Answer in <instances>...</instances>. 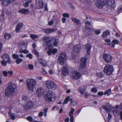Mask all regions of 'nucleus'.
<instances>
[{"mask_svg":"<svg viewBox=\"0 0 122 122\" xmlns=\"http://www.w3.org/2000/svg\"><path fill=\"white\" fill-rule=\"evenodd\" d=\"M102 107L106 111L107 113L108 112H109L110 111H112L115 116H117L119 114V107L118 105H117L115 107H112L111 105H109L107 107L105 105H104Z\"/></svg>","mask_w":122,"mask_h":122,"instance_id":"nucleus-1","label":"nucleus"},{"mask_svg":"<svg viewBox=\"0 0 122 122\" xmlns=\"http://www.w3.org/2000/svg\"><path fill=\"white\" fill-rule=\"evenodd\" d=\"M15 88L16 86L14 84L11 83H9L7 88L5 90V96L9 97L10 95H13L15 92Z\"/></svg>","mask_w":122,"mask_h":122,"instance_id":"nucleus-2","label":"nucleus"},{"mask_svg":"<svg viewBox=\"0 0 122 122\" xmlns=\"http://www.w3.org/2000/svg\"><path fill=\"white\" fill-rule=\"evenodd\" d=\"M36 81L34 79H29L26 81V86L27 89L30 91H32L36 86Z\"/></svg>","mask_w":122,"mask_h":122,"instance_id":"nucleus-3","label":"nucleus"},{"mask_svg":"<svg viewBox=\"0 0 122 122\" xmlns=\"http://www.w3.org/2000/svg\"><path fill=\"white\" fill-rule=\"evenodd\" d=\"M56 95L51 91H49L45 96V100L48 102H52L55 100Z\"/></svg>","mask_w":122,"mask_h":122,"instance_id":"nucleus-4","label":"nucleus"},{"mask_svg":"<svg viewBox=\"0 0 122 122\" xmlns=\"http://www.w3.org/2000/svg\"><path fill=\"white\" fill-rule=\"evenodd\" d=\"M67 56L65 53H62L59 55L58 57V62L60 65L63 66L66 63Z\"/></svg>","mask_w":122,"mask_h":122,"instance_id":"nucleus-5","label":"nucleus"},{"mask_svg":"<svg viewBox=\"0 0 122 122\" xmlns=\"http://www.w3.org/2000/svg\"><path fill=\"white\" fill-rule=\"evenodd\" d=\"M114 71V69L112 66L107 65L105 66L103 69L104 73L108 75L111 74Z\"/></svg>","mask_w":122,"mask_h":122,"instance_id":"nucleus-6","label":"nucleus"},{"mask_svg":"<svg viewBox=\"0 0 122 122\" xmlns=\"http://www.w3.org/2000/svg\"><path fill=\"white\" fill-rule=\"evenodd\" d=\"M46 86L48 88L50 89H55L56 87L55 83L50 81H47L45 82Z\"/></svg>","mask_w":122,"mask_h":122,"instance_id":"nucleus-7","label":"nucleus"},{"mask_svg":"<svg viewBox=\"0 0 122 122\" xmlns=\"http://www.w3.org/2000/svg\"><path fill=\"white\" fill-rule=\"evenodd\" d=\"M102 58L104 61L107 63L111 62L112 59V57L111 55L106 53L103 54Z\"/></svg>","mask_w":122,"mask_h":122,"instance_id":"nucleus-8","label":"nucleus"},{"mask_svg":"<svg viewBox=\"0 0 122 122\" xmlns=\"http://www.w3.org/2000/svg\"><path fill=\"white\" fill-rule=\"evenodd\" d=\"M104 5L108 7H112L114 8L115 5V4L114 0H108L104 1Z\"/></svg>","mask_w":122,"mask_h":122,"instance_id":"nucleus-9","label":"nucleus"},{"mask_svg":"<svg viewBox=\"0 0 122 122\" xmlns=\"http://www.w3.org/2000/svg\"><path fill=\"white\" fill-rule=\"evenodd\" d=\"M42 39L45 42V44L49 48L51 41V39L50 40V37L49 36H47L44 37Z\"/></svg>","mask_w":122,"mask_h":122,"instance_id":"nucleus-10","label":"nucleus"},{"mask_svg":"<svg viewBox=\"0 0 122 122\" xmlns=\"http://www.w3.org/2000/svg\"><path fill=\"white\" fill-rule=\"evenodd\" d=\"M96 3V6L98 8L101 9L105 5L104 2L101 0H94Z\"/></svg>","mask_w":122,"mask_h":122,"instance_id":"nucleus-11","label":"nucleus"},{"mask_svg":"<svg viewBox=\"0 0 122 122\" xmlns=\"http://www.w3.org/2000/svg\"><path fill=\"white\" fill-rule=\"evenodd\" d=\"M87 58L85 56L84 57H82L81 59V62L80 64V67L81 68H84L86 65L87 62Z\"/></svg>","mask_w":122,"mask_h":122,"instance_id":"nucleus-12","label":"nucleus"},{"mask_svg":"<svg viewBox=\"0 0 122 122\" xmlns=\"http://www.w3.org/2000/svg\"><path fill=\"white\" fill-rule=\"evenodd\" d=\"M81 74L79 72L75 71L72 72V77L73 78L76 80L80 78Z\"/></svg>","mask_w":122,"mask_h":122,"instance_id":"nucleus-13","label":"nucleus"},{"mask_svg":"<svg viewBox=\"0 0 122 122\" xmlns=\"http://www.w3.org/2000/svg\"><path fill=\"white\" fill-rule=\"evenodd\" d=\"M58 39H57L52 38L51 39V43L50 45L49 48L53 46V45L55 46H57Z\"/></svg>","mask_w":122,"mask_h":122,"instance_id":"nucleus-14","label":"nucleus"},{"mask_svg":"<svg viewBox=\"0 0 122 122\" xmlns=\"http://www.w3.org/2000/svg\"><path fill=\"white\" fill-rule=\"evenodd\" d=\"M44 92V89L42 88H40L37 89L36 94L38 96L41 97L43 95Z\"/></svg>","mask_w":122,"mask_h":122,"instance_id":"nucleus-15","label":"nucleus"},{"mask_svg":"<svg viewBox=\"0 0 122 122\" xmlns=\"http://www.w3.org/2000/svg\"><path fill=\"white\" fill-rule=\"evenodd\" d=\"M34 103L31 101H29L27 102L25 107V108L27 109H30L33 107Z\"/></svg>","mask_w":122,"mask_h":122,"instance_id":"nucleus-16","label":"nucleus"},{"mask_svg":"<svg viewBox=\"0 0 122 122\" xmlns=\"http://www.w3.org/2000/svg\"><path fill=\"white\" fill-rule=\"evenodd\" d=\"M3 59L7 62L8 63L10 64L11 63V61L10 59L9 55L7 54L4 55L2 57Z\"/></svg>","mask_w":122,"mask_h":122,"instance_id":"nucleus-17","label":"nucleus"},{"mask_svg":"<svg viewBox=\"0 0 122 122\" xmlns=\"http://www.w3.org/2000/svg\"><path fill=\"white\" fill-rule=\"evenodd\" d=\"M15 0H3L2 3L5 6H8L9 4L12 3Z\"/></svg>","mask_w":122,"mask_h":122,"instance_id":"nucleus-18","label":"nucleus"},{"mask_svg":"<svg viewBox=\"0 0 122 122\" xmlns=\"http://www.w3.org/2000/svg\"><path fill=\"white\" fill-rule=\"evenodd\" d=\"M74 51L78 53L80 51L81 49V47L79 44L75 45L73 47Z\"/></svg>","mask_w":122,"mask_h":122,"instance_id":"nucleus-19","label":"nucleus"},{"mask_svg":"<svg viewBox=\"0 0 122 122\" xmlns=\"http://www.w3.org/2000/svg\"><path fill=\"white\" fill-rule=\"evenodd\" d=\"M23 24L21 23H19L16 25L15 31L17 33H18L20 31V29L22 27Z\"/></svg>","mask_w":122,"mask_h":122,"instance_id":"nucleus-20","label":"nucleus"},{"mask_svg":"<svg viewBox=\"0 0 122 122\" xmlns=\"http://www.w3.org/2000/svg\"><path fill=\"white\" fill-rule=\"evenodd\" d=\"M68 70L66 67H64L62 69V72L63 75H66L68 73Z\"/></svg>","mask_w":122,"mask_h":122,"instance_id":"nucleus-21","label":"nucleus"},{"mask_svg":"<svg viewBox=\"0 0 122 122\" xmlns=\"http://www.w3.org/2000/svg\"><path fill=\"white\" fill-rule=\"evenodd\" d=\"M56 30V29L54 28L53 29H46L44 30L45 32L47 34H49L54 31H55Z\"/></svg>","mask_w":122,"mask_h":122,"instance_id":"nucleus-22","label":"nucleus"},{"mask_svg":"<svg viewBox=\"0 0 122 122\" xmlns=\"http://www.w3.org/2000/svg\"><path fill=\"white\" fill-rule=\"evenodd\" d=\"M91 46L90 44H87L85 45V48L88 54H89V52L90 51L91 48Z\"/></svg>","mask_w":122,"mask_h":122,"instance_id":"nucleus-23","label":"nucleus"},{"mask_svg":"<svg viewBox=\"0 0 122 122\" xmlns=\"http://www.w3.org/2000/svg\"><path fill=\"white\" fill-rule=\"evenodd\" d=\"M19 12L22 14H27L29 13V11L27 9L22 8L19 10Z\"/></svg>","mask_w":122,"mask_h":122,"instance_id":"nucleus-24","label":"nucleus"},{"mask_svg":"<svg viewBox=\"0 0 122 122\" xmlns=\"http://www.w3.org/2000/svg\"><path fill=\"white\" fill-rule=\"evenodd\" d=\"M71 19L73 21L75 22L77 25H79L80 24L81 22L79 20L75 18H72Z\"/></svg>","mask_w":122,"mask_h":122,"instance_id":"nucleus-25","label":"nucleus"},{"mask_svg":"<svg viewBox=\"0 0 122 122\" xmlns=\"http://www.w3.org/2000/svg\"><path fill=\"white\" fill-rule=\"evenodd\" d=\"M19 52L20 53H23L25 54H27L29 52V51L26 49L23 50L22 48H21V49L19 50Z\"/></svg>","mask_w":122,"mask_h":122,"instance_id":"nucleus-26","label":"nucleus"},{"mask_svg":"<svg viewBox=\"0 0 122 122\" xmlns=\"http://www.w3.org/2000/svg\"><path fill=\"white\" fill-rule=\"evenodd\" d=\"M39 63L42 66H45L46 65V64L45 62L42 59H40L39 60Z\"/></svg>","mask_w":122,"mask_h":122,"instance_id":"nucleus-27","label":"nucleus"},{"mask_svg":"<svg viewBox=\"0 0 122 122\" xmlns=\"http://www.w3.org/2000/svg\"><path fill=\"white\" fill-rule=\"evenodd\" d=\"M38 5L40 9L43 8L44 6L43 1L41 0H39L38 2Z\"/></svg>","mask_w":122,"mask_h":122,"instance_id":"nucleus-28","label":"nucleus"},{"mask_svg":"<svg viewBox=\"0 0 122 122\" xmlns=\"http://www.w3.org/2000/svg\"><path fill=\"white\" fill-rule=\"evenodd\" d=\"M32 2V0H29L26 2L24 3L23 4V5L25 7H26L28 6L29 3H31Z\"/></svg>","mask_w":122,"mask_h":122,"instance_id":"nucleus-29","label":"nucleus"},{"mask_svg":"<svg viewBox=\"0 0 122 122\" xmlns=\"http://www.w3.org/2000/svg\"><path fill=\"white\" fill-rule=\"evenodd\" d=\"M11 109H10L8 112V115L10 116L11 118L13 120H14L15 119V117L14 115L11 113Z\"/></svg>","mask_w":122,"mask_h":122,"instance_id":"nucleus-30","label":"nucleus"},{"mask_svg":"<svg viewBox=\"0 0 122 122\" xmlns=\"http://www.w3.org/2000/svg\"><path fill=\"white\" fill-rule=\"evenodd\" d=\"M109 33L110 32L106 30L103 33L102 36L104 37L105 38L107 36Z\"/></svg>","mask_w":122,"mask_h":122,"instance_id":"nucleus-31","label":"nucleus"},{"mask_svg":"<svg viewBox=\"0 0 122 122\" xmlns=\"http://www.w3.org/2000/svg\"><path fill=\"white\" fill-rule=\"evenodd\" d=\"M85 24L86 28L87 29H90V28L88 27V26L90 25V22L88 21H86L85 23Z\"/></svg>","mask_w":122,"mask_h":122,"instance_id":"nucleus-32","label":"nucleus"},{"mask_svg":"<svg viewBox=\"0 0 122 122\" xmlns=\"http://www.w3.org/2000/svg\"><path fill=\"white\" fill-rule=\"evenodd\" d=\"M111 92V90L110 89H109L108 90H107L104 93V95H105L106 94L107 95V96L110 95V92Z\"/></svg>","mask_w":122,"mask_h":122,"instance_id":"nucleus-33","label":"nucleus"},{"mask_svg":"<svg viewBox=\"0 0 122 122\" xmlns=\"http://www.w3.org/2000/svg\"><path fill=\"white\" fill-rule=\"evenodd\" d=\"M30 37L33 40H34L35 39L37 38L38 37V36L35 34H31L30 35Z\"/></svg>","mask_w":122,"mask_h":122,"instance_id":"nucleus-34","label":"nucleus"},{"mask_svg":"<svg viewBox=\"0 0 122 122\" xmlns=\"http://www.w3.org/2000/svg\"><path fill=\"white\" fill-rule=\"evenodd\" d=\"M23 59L19 57L16 60V62L17 64H19L23 61Z\"/></svg>","mask_w":122,"mask_h":122,"instance_id":"nucleus-35","label":"nucleus"},{"mask_svg":"<svg viewBox=\"0 0 122 122\" xmlns=\"http://www.w3.org/2000/svg\"><path fill=\"white\" fill-rule=\"evenodd\" d=\"M22 48L23 47L25 49H26L27 47V45L26 44V43L24 42H22L21 44Z\"/></svg>","mask_w":122,"mask_h":122,"instance_id":"nucleus-36","label":"nucleus"},{"mask_svg":"<svg viewBox=\"0 0 122 122\" xmlns=\"http://www.w3.org/2000/svg\"><path fill=\"white\" fill-rule=\"evenodd\" d=\"M5 38L6 39H8L11 37L10 35L8 34H6L4 35Z\"/></svg>","mask_w":122,"mask_h":122,"instance_id":"nucleus-37","label":"nucleus"},{"mask_svg":"<svg viewBox=\"0 0 122 122\" xmlns=\"http://www.w3.org/2000/svg\"><path fill=\"white\" fill-rule=\"evenodd\" d=\"M99 78H102L104 76L102 72L98 73L97 74Z\"/></svg>","mask_w":122,"mask_h":122,"instance_id":"nucleus-38","label":"nucleus"},{"mask_svg":"<svg viewBox=\"0 0 122 122\" xmlns=\"http://www.w3.org/2000/svg\"><path fill=\"white\" fill-rule=\"evenodd\" d=\"M109 112H108L107 113L108 114V116L107 118V119L108 122H109L110 120L112 117V115L109 113Z\"/></svg>","mask_w":122,"mask_h":122,"instance_id":"nucleus-39","label":"nucleus"},{"mask_svg":"<svg viewBox=\"0 0 122 122\" xmlns=\"http://www.w3.org/2000/svg\"><path fill=\"white\" fill-rule=\"evenodd\" d=\"M69 98V97H66L65 100L63 103L64 104L67 103L68 102Z\"/></svg>","mask_w":122,"mask_h":122,"instance_id":"nucleus-40","label":"nucleus"},{"mask_svg":"<svg viewBox=\"0 0 122 122\" xmlns=\"http://www.w3.org/2000/svg\"><path fill=\"white\" fill-rule=\"evenodd\" d=\"M26 57H29L30 59H31L33 57V55L31 54H29L26 55Z\"/></svg>","mask_w":122,"mask_h":122,"instance_id":"nucleus-41","label":"nucleus"},{"mask_svg":"<svg viewBox=\"0 0 122 122\" xmlns=\"http://www.w3.org/2000/svg\"><path fill=\"white\" fill-rule=\"evenodd\" d=\"M63 17H67L68 18L69 17V16L68 14L66 13H63L62 14Z\"/></svg>","mask_w":122,"mask_h":122,"instance_id":"nucleus-42","label":"nucleus"},{"mask_svg":"<svg viewBox=\"0 0 122 122\" xmlns=\"http://www.w3.org/2000/svg\"><path fill=\"white\" fill-rule=\"evenodd\" d=\"M47 53L48 54V55H51V54L52 53V49H49V50L47 51Z\"/></svg>","mask_w":122,"mask_h":122,"instance_id":"nucleus-43","label":"nucleus"},{"mask_svg":"<svg viewBox=\"0 0 122 122\" xmlns=\"http://www.w3.org/2000/svg\"><path fill=\"white\" fill-rule=\"evenodd\" d=\"M74 110L75 109L73 108L71 109V111L70 112L69 116H73Z\"/></svg>","mask_w":122,"mask_h":122,"instance_id":"nucleus-44","label":"nucleus"},{"mask_svg":"<svg viewBox=\"0 0 122 122\" xmlns=\"http://www.w3.org/2000/svg\"><path fill=\"white\" fill-rule=\"evenodd\" d=\"M12 56L14 59H17L19 58V55L15 54H13Z\"/></svg>","mask_w":122,"mask_h":122,"instance_id":"nucleus-45","label":"nucleus"},{"mask_svg":"<svg viewBox=\"0 0 122 122\" xmlns=\"http://www.w3.org/2000/svg\"><path fill=\"white\" fill-rule=\"evenodd\" d=\"M36 55V56H38V53L36 51L35 49H33L32 51Z\"/></svg>","mask_w":122,"mask_h":122,"instance_id":"nucleus-46","label":"nucleus"},{"mask_svg":"<svg viewBox=\"0 0 122 122\" xmlns=\"http://www.w3.org/2000/svg\"><path fill=\"white\" fill-rule=\"evenodd\" d=\"M28 67L29 68L30 70H32L33 69L34 66L33 65L31 64H29L28 65Z\"/></svg>","mask_w":122,"mask_h":122,"instance_id":"nucleus-47","label":"nucleus"},{"mask_svg":"<svg viewBox=\"0 0 122 122\" xmlns=\"http://www.w3.org/2000/svg\"><path fill=\"white\" fill-rule=\"evenodd\" d=\"M112 42L113 43L115 44H117L119 43V41L116 39H114L113 40Z\"/></svg>","mask_w":122,"mask_h":122,"instance_id":"nucleus-48","label":"nucleus"},{"mask_svg":"<svg viewBox=\"0 0 122 122\" xmlns=\"http://www.w3.org/2000/svg\"><path fill=\"white\" fill-rule=\"evenodd\" d=\"M27 118V119L30 122H31L33 121V118L31 117H28Z\"/></svg>","mask_w":122,"mask_h":122,"instance_id":"nucleus-49","label":"nucleus"},{"mask_svg":"<svg viewBox=\"0 0 122 122\" xmlns=\"http://www.w3.org/2000/svg\"><path fill=\"white\" fill-rule=\"evenodd\" d=\"M97 91V89L95 88H93L91 90V91L93 92L96 93Z\"/></svg>","mask_w":122,"mask_h":122,"instance_id":"nucleus-50","label":"nucleus"},{"mask_svg":"<svg viewBox=\"0 0 122 122\" xmlns=\"http://www.w3.org/2000/svg\"><path fill=\"white\" fill-rule=\"evenodd\" d=\"M6 62H5L4 61H1V63L3 66H5L7 64Z\"/></svg>","mask_w":122,"mask_h":122,"instance_id":"nucleus-51","label":"nucleus"},{"mask_svg":"<svg viewBox=\"0 0 122 122\" xmlns=\"http://www.w3.org/2000/svg\"><path fill=\"white\" fill-rule=\"evenodd\" d=\"M54 23V22L52 20H51L48 22V24L49 25H53Z\"/></svg>","mask_w":122,"mask_h":122,"instance_id":"nucleus-52","label":"nucleus"},{"mask_svg":"<svg viewBox=\"0 0 122 122\" xmlns=\"http://www.w3.org/2000/svg\"><path fill=\"white\" fill-rule=\"evenodd\" d=\"M95 33L97 35H99L100 33V31L99 30H95Z\"/></svg>","mask_w":122,"mask_h":122,"instance_id":"nucleus-53","label":"nucleus"},{"mask_svg":"<svg viewBox=\"0 0 122 122\" xmlns=\"http://www.w3.org/2000/svg\"><path fill=\"white\" fill-rule=\"evenodd\" d=\"M52 53L55 54L57 52V49H53V50L52 49Z\"/></svg>","mask_w":122,"mask_h":122,"instance_id":"nucleus-54","label":"nucleus"},{"mask_svg":"<svg viewBox=\"0 0 122 122\" xmlns=\"http://www.w3.org/2000/svg\"><path fill=\"white\" fill-rule=\"evenodd\" d=\"M70 117V122H73L74 121V117L73 116H69Z\"/></svg>","mask_w":122,"mask_h":122,"instance_id":"nucleus-55","label":"nucleus"},{"mask_svg":"<svg viewBox=\"0 0 122 122\" xmlns=\"http://www.w3.org/2000/svg\"><path fill=\"white\" fill-rule=\"evenodd\" d=\"M12 102H9V105H10L9 106H8L6 108H11V106L13 104L12 103Z\"/></svg>","mask_w":122,"mask_h":122,"instance_id":"nucleus-56","label":"nucleus"},{"mask_svg":"<svg viewBox=\"0 0 122 122\" xmlns=\"http://www.w3.org/2000/svg\"><path fill=\"white\" fill-rule=\"evenodd\" d=\"M27 97L26 95H24L22 97V99L24 101L27 100Z\"/></svg>","mask_w":122,"mask_h":122,"instance_id":"nucleus-57","label":"nucleus"},{"mask_svg":"<svg viewBox=\"0 0 122 122\" xmlns=\"http://www.w3.org/2000/svg\"><path fill=\"white\" fill-rule=\"evenodd\" d=\"M71 104L72 105L75 106L77 104V102L75 101H73L71 102Z\"/></svg>","mask_w":122,"mask_h":122,"instance_id":"nucleus-58","label":"nucleus"},{"mask_svg":"<svg viewBox=\"0 0 122 122\" xmlns=\"http://www.w3.org/2000/svg\"><path fill=\"white\" fill-rule=\"evenodd\" d=\"M66 20L67 19L65 17H63L61 19L62 22L63 23H65Z\"/></svg>","mask_w":122,"mask_h":122,"instance_id":"nucleus-59","label":"nucleus"},{"mask_svg":"<svg viewBox=\"0 0 122 122\" xmlns=\"http://www.w3.org/2000/svg\"><path fill=\"white\" fill-rule=\"evenodd\" d=\"M41 72L43 73L46 74V71L43 68H41Z\"/></svg>","mask_w":122,"mask_h":122,"instance_id":"nucleus-60","label":"nucleus"},{"mask_svg":"<svg viewBox=\"0 0 122 122\" xmlns=\"http://www.w3.org/2000/svg\"><path fill=\"white\" fill-rule=\"evenodd\" d=\"M8 72H7L6 71H4L3 72V73L4 76H7V74Z\"/></svg>","mask_w":122,"mask_h":122,"instance_id":"nucleus-61","label":"nucleus"},{"mask_svg":"<svg viewBox=\"0 0 122 122\" xmlns=\"http://www.w3.org/2000/svg\"><path fill=\"white\" fill-rule=\"evenodd\" d=\"M107 44L109 45L110 47L113 48L115 46V45L112 43L108 44Z\"/></svg>","mask_w":122,"mask_h":122,"instance_id":"nucleus-62","label":"nucleus"},{"mask_svg":"<svg viewBox=\"0 0 122 122\" xmlns=\"http://www.w3.org/2000/svg\"><path fill=\"white\" fill-rule=\"evenodd\" d=\"M97 94L99 96H102L103 95V93L101 91L98 92Z\"/></svg>","mask_w":122,"mask_h":122,"instance_id":"nucleus-63","label":"nucleus"},{"mask_svg":"<svg viewBox=\"0 0 122 122\" xmlns=\"http://www.w3.org/2000/svg\"><path fill=\"white\" fill-rule=\"evenodd\" d=\"M122 10V7H119L118 8L117 10V12L118 13H120L121 12Z\"/></svg>","mask_w":122,"mask_h":122,"instance_id":"nucleus-64","label":"nucleus"}]
</instances>
